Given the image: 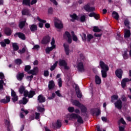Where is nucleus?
Masks as SVG:
<instances>
[{
	"instance_id": "54",
	"label": "nucleus",
	"mask_w": 131,
	"mask_h": 131,
	"mask_svg": "<svg viewBox=\"0 0 131 131\" xmlns=\"http://www.w3.org/2000/svg\"><path fill=\"white\" fill-rule=\"evenodd\" d=\"M40 116V114L39 113H35V119H39Z\"/></svg>"
},
{
	"instance_id": "1",
	"label": "nucleus",
	"mask_w": 131,
	"mask_h": 131,
	"mask_svg": "<svg viewBox=\"0 0 131 131\" xmlns=\"http://www.w3.org/2000/svg\"><path fill=\"white\" fill-rule=\"evenodd\" d=\"M18 92L21 94L24 93V96L28 97V98H33V96L35 95V92L33 91L28 92L27 90H25V87L24 86H20L19 88Z\"/></svg>"
},
{
	"instance_id": "11",
	"label": "nucleus",
	"mask_w": 131,
	"mask_h": 131,
	"mask_svg": "<svg viewBox=\"0 0 131 131\" xmlns=\"http://www.w3.org/2000/svg\"><path fill=\"white\" fill-rule=\"evenodd\" d=\"M38 72V68L37 67L34 68L33 70H31L28 72L29 74H32V76L36 75V74Z\"/></svg>"
},
{
	"instance_id": "24",
	"label": "nucleus",
	"mask_w": 131,
	"mask_h": 131,
	"mask_svg": "<svg viewBox=\"0 0 131 131\" xmlns=\"http://www.w3.org/2000/svg\"><path fill=\"white\" fill-rule=\"evenodd\" d=\"M30 29L32 32H34L37 30V26L36 25H32L30 26Z\"/></svg>"
},
{
	"instance_id": "22",
	"label": "nucleus",
	"mask_w": 131,
	"mask_h": 131,
	"mask_svg": "<svg viewBox=\"0 0 131 131\" xmlns=\"http://www.w3.org/2000/svg\"><path fill=\"white\" fill-rule=\"evenodd\" d=\"M24 77V73H18V74L16 75V78L18 80L21 81L23 78Z\"/></svg>"
},
{
	"instance_id": "58",
	"label": "nucleus",
	"mask_w": 131,
	"mask_h": 131,
	"mask_svg": "<svg viewBox=\"0 0 131 131\" xmlns=\"http://www.w3.org/2000/svg\"><path fill=\"white\" fill-rule=\"evenodd\" d=\"M51 43L52 47L54 46V48H56V45H55V38H52V41H51Z\"/></svg>"
},
{
	"instance_id": "52",
	"label": "nucleus",
	"mask_w": 131,
	"mask_h": 131,
	"mask_svg": "<svg viewBox=\"0 0 131 131\" xmlns=\"http://www.w3.org/2000/svg\"><path fill=\"white\" fill-rule=\"evenodd\" d=\"M68 111L70 112L71 113H72V112H74V107H69L68 108Z\"/></svg>"
},
{
	"instance_id": "17",
	"label": "nucleus",
	"mask_w": 131,
	"mask_h": 131,
	"mask_svg": "<svg viewBox=\"0 0 131 131\" xmlns=\"http://www.w3.org/2000/svg\"><path fill=\"white\" fill-rule=\"evenodd\" d=\"M116 75L118 77V78H121L122 76V70L119 69V70H117L115 72Z\"/></svg>"
},
{
	"instance_id": "45",
	"label": "nucleus",
	"mask_w": 131,
	"mask_h": 131,
	"mask_svg": "<svg viewBox=\"0 0 131 131\" xmlns=\"http://www.w3.org/2000/svg\"><path fill=\"white\" fill-rule=\"evenodd\" d=\"M14 62L17 65H20V64H22V60H21V59H16L15 60Z\"/></svg>"
},
{
	"instance_id": "64",
	"label": "nucleus",
	"mask_w": 131,
	"mask_h": 131,
	"mask_svg": "<svg viewBox=\"0 0 131 131\" xmlns=\"http://www.w3.org/2000/svg\"><path fill=\"white\" fill-rule=\"evenodd\" d=\"M125 127H122V126H119V130L120 131H125L124 130V128H125Z\"/></svg>"
},
{
	"instance_id": "51",
	"label": "nucleus",
	"mask_w": 131,
	"mask_h": 131,
	"mask_svg": "<svg viewBox=\"0 0 131 131\" xmlns=\"http://www.w3.org/2000/svg\"><path fill=\"white\" fill-rule=\"evenodd\" d=\"M62 79L61 78H59L58 80V84L59 88H62Z\"/></svg>"
},
{
	"instance_id": "59",
	"label": "nucleus",
	"mask_w": 131,
	"mask_h": 131,
	"mask_svg": "<svg viewBox=\"0 0 131 131\" xmlns=\"http://www.w3.org/2000/svg\"><path fill=\"white\" fill-rule=\"evenodd\" d=\"M80 58L81 59H82V61H85V57H84V55H83V54H81L80 55Z\"/></svg>"
},
{
	"instance_id": "29",
	"label": "nucleus",
	"mask_w": 131,
	"mask_h": 131,
	"mask_svg": "<svg viewBox=\"0 0 131 131\" xmlns=\"http://www.w3.org/2000/svg\"><path fill=\"white\" fill-rule=\"evenodd\" d=\"M102 80H101V78L98 76H95V82L96 84H100Z\"/></svg>"
},
{
	"instance_id": "19",
	"label": "nucleus",
	"mask_w": 131,
	"mask_h": 131,
	"mask_svg": "<svg viewBox=\"0 0 131 131\" xmlns=\"http://www.w3.org/2000/svg\"><path fill=\"white\" fill-rule=\"evenodd\" d=\"M128 81H130L129 79L128 78H124L123 79V80L121 81V85L122 88H124L125 86H126V82H128Z\"/></svg>"
},
{
	"instance_id": "4",
	"label": "nucleus",
	"mask_w": 131,
	"mask_h": 131,
	"mask_svg": "<svg viewBox=\"0 0 131 131\" xmlns=\"http://www.w3.org/2000/svg\"><path fill=\"white\" fill-rule=\"evenodd\" d=\"M58 63L59 66H63L66 70L69 69V67L67 66V62L64 60L60 59L59 60Z\"/></svg>"
},
{
	"instance_id": "42",
	"label": "nucleus",
	"mask_w": 131,
	"mask_h": 131,
	"mask_svg": "<svg viewBox=\"0 0 131 131\" xmlns=\"http://www.w3.org/2000/svg\"><path fill=\"white\" fill-rule=\"evenodd\" d=\"M87 41H88V42H90V41H91V39H93V38H94V36L92 35V34H88L87 35Z\"/></svg>"
},
{
	"instance_id": "5",
	"label": "nucleus",
	"mask_w": 131,
	"mask_h": 131,
	"mask_svg": "<svg viewBox=\"0 0 131 131\" xmlns=\"http://www.w3.org/2000/svg\"><path fill=\"white\" fill-rule=\"evenodd\" d=\"M5 125L7 131H11L13 129V126L11 125V122L9 120H5Z\"/></svg>"
},
{
	"instance_id": "23",
	"label": "nucleus",
	"mask_w": 131,
	"mask_h": 131,
	"mask_svg": "<svg viewBox=\"0 0 131 131\" xmlns=\"http://www.w3.org/2000/svg\"><path fill=\"white\" fill-rule=\"evenodd\" d=\"M28 102V100L26 98V97H23V100L19 101V104H23V105H26Z\"/></svg>"
},
{
	"instance_id": "44",
	"label": "nucleus",
	"mask_w": 131,
	"mask_h": 131,
	"mask_svg": "<svg viewBox=\"0 0 131 131\" xmlns=\"http://www.w3.org/2000/svg\"><path fill=\"white\" fill-rule=\"evenodd\" d=\"M111 102L112 103H114L115 100H117L118 99V96L117 95H113L111 97Z\"/></svg>"
},
{
	"instance_id": "61",
	"label": "nucleus",
	"mask_w": 131,
	"mask_h": 131,
	"mask_svg": "<svg viewBox=\"0 0 131 131\" xmlns=\"http://www.w3.org/2000/svg\"><path fill=\"white\" fill-rule=\"evenodd\" d=\"M80 20H81V22H84V21H85V16L83 15L81 16Z\"/></svg>"
},
{
	"instance_id": "39",
	"label": "nucleus",
	"mask_w": 131,
	"mask_h": 131,
	"mask_svg": "<svg viewBox=\"0 0 131 131\" xmlns=\"http://www.w3.org/2000/svg\"><path fill=\"white\" fill-rule=\"evenodd\" d=\"M57 65H58V61H56L55 62V63L53 66H51V67L50 68L51 71H53L55 70V69L57 67Z\"/></svg>"
},
{
	"instance_id": "2",
	"label": "nucleus",
	"mask_w": 131,
	"mask_h": 131,
	"mask_svg": "<svg viewBox=\"0 0 131 131\" xmlns=\"http://www.w3.org/2000/svg\"><path fill=\"white\" fill-rule=\"evenodd\" d=\"M54 26L58 29H61V28H63V24H62L61 20L57 18H54Z\"/></svg>"
},
{
	"instance_id": "6",
	"label": "nucleus",
	"mask_w": 131,
	"mask_h": 131,
	"mask_svg": "<svg viewBox=\"0 0 131 131\" xmlns=\"http://www.w3.org/2000/svg\"><path fill=\"white\" fill-rule=\"evenodd\" d=\"M77 69L80 72H84V66H83V63L82 62H80L77 64Z\"/></svg>"
},
{
	"instance_id": "9",
	"label": "nucleus",
	"mask_w": 131,
	"mask_h": 131,
	"mask_svg": "<svg viewBox=\"0 0 131 131\" xmlns=\"http://www.w3.org/2000/svg\"><path fill=\"white\" fill-rule=\"evenodd\" d=\"M52 125L55 128H60L62 126V122L60 120H58L56 123H52Z\"/></svg>"
},
{
	"instance_id": "3",
	"label": "nucleus",
	"mask_w": 131,
	"mask_h": 131,
	"mask_svg": "<svg viewBox=\"0 0 131 131\" xmlns=\"http://www.w3.org/2000/svg\"><path fill=\"white\" fill-rule=\"evenodd\" d=\"M63 38L64 39H67V41L69 43H71L72 42V38H71V35L68 32H66L63 35Z\"/></svg>"
},
{
	"instance_id": "13",
	"label": "nucleus",
	"mask_w": 131,
	"mask_h": 131,
	"mask_svg": "<svg viewBox=\"0 0 131 131\" xmlns=\"http://www.w3.org/2000/svg\"><path fill=\"white\" fill-rule=\"evenodd\" d=\"M11 100V97L10 96H6V99H3L0 100V103H3V104H8Z\"/></svg>"
},
{
	"instance_id": "40",
	"label": "nucleus",
	"mask_w": 131,
	"mask_h": 131,
	"mask_svg": "<svg viewBox=\"0 0 131 131\" xmlns=\"http://www.w3.org/2000/svg\"><path fill=\"white\" fill-rule=\"evenodd\" d=\"M77 122L78 123L82 124L83 123V120L82 119V117H81L80 116H78L77 118Z\"/></svg>"
},
{
	"instance_id": "56",
	"label": "nucleus",
	"mask_w": 131,
	"mask_h": 131,
	"mask_svg": "<svg viewBox=\"0 0 131 131\" xmlns=\"http://www.w3.org/2000/svg\"><path fill=\"white\" fill-rule=\"evenodd\" d=\"M100 114H101V111L100 110V109L98 108L96 110V116H99Z\"/></svg>"
},
{
	"instance_id": "27",
	"label": "nucleus",
	"mask_w": 131,
	"mask_h": 131,
	"mask_svg": "<svg viewBox=\"0 0 131 131\" xmlns=\"http://www.w3.org/2000/svg\"><path fill=\"white\" fill-rule=\"evenodd\" d=\"M63 47L64 48V50H65L66 55H69V45L64 44Z\"/></svg>"
},
{
	"instance_id": "35",
	"label": "nucleus",
	"mask_w": 131,
	"mask_h": 131,
	"mask_svg": "<svg viewBox=\"0 0 131 131\" xmlns=\"http://www.w3.org/2000/svg\"><path fill=\"white\" fill-rule=\"evenodd\" d=\"M122 56H123V58L125 60H126L127 59H128V55H127V50H126L124 52V53L122 54Z\"/></svg>"
},
{
	"instance_id": "28",
	"label": "nucleus",
	"mask_w": 131,
	"mask_h": 131,
	"mask_svg": "<svg viewBox=\"0 0 131 131\" xmlns=\"http://www.w3.org/2000/svg\"><path fill=\"white\" fill-rule=\"evenodd\" d=\"M112 16L116 20H118L119 19V15L115 11L113 12Z\"/></svg>"
},
{
	"instance_id": "25",
	"label": "nucleus",
	"mask_w": 131,
	"mask_h": 131,
	"mask_svg": "<svg viewBox=\"0 0 131 131\" xmlns=\"http://www.w3.org/2000/svg\"><path fill=\"white\" fill-rule=\"evenodd\" d=\"M14 35H18V37L23 40H25L26 39L25 35L22 33H16Z\"/></svg>"
},
{
	"instance_id": "46",
	"label": "nucleus",
	"mask_w": 131,
	"mask_h": 131,
	"mask_svg": "<svg viewBox=\"0 0 131 131\" xmlns=\"http://www.w3.org/2000/svg\"><path fill=\"white\" fill-rule=\"evenodd\" d=\"M6 85V83L4 82V80H0V90H3L4 89V85Z\"/></svg>"
},
{
	"instance_id": "33",
	"label": "nucleus",
	"mask_w": 131,
	"mask_h": 131,
	"mask_svg": "<svg viewBox=\"0 0 131 131\" xmlns=\"http://www.w3.org/2000/svg\"><path fill=\"white\" fill-rule=\"evenodd\" d=\"M5 33L8 36H9L12 34V31L11 30V29H10V28H7L5 29Z\"/></svg>"
},
{
	"instance_id": "7",
	"label": "nucleus",
	"mask_w": 131,
	"mask_h": 131,
	"mask_svg": "<svg viewBox=\"0 0 131 131\" xmlns=\"http://www.w3.org/2000/svg\"><path fill=\"white\" fill-rule=\"evenodd\" d=\"M115 106L116 108H117V109H119V110H120V109L122 108V101H121V100L120 99L118 100L115 103Z\"/></svg>"
},
{
	"instance_id": "16",
	"label": "nucleus",
	"mask_w": 131,
	"mask_h": 131,
	"mask_svg": "<svg viewBox=\"0 0 131 131\" xmlns=\"http://www.w3.org/2000/svg\"><path fill=\"white\" fill-rule=\"evenodd\" d=\"M22 14L27 16H31L29 9H24L21 11Z\"/></svg>"
},
{
	"instance_id": "43",
	"label": "nucleus",
	"mask_w": 131,
	"mask_h": 131,
	"mask_svg": "<svg viewBox=\"0 0 131 131\" xmlns=\"http://www.w3.org/2000/svg\"><path fill=\"white\" fill-rule=\"evenodd\" d=\"M107 71H108L101 70L102 76L103 78L107 77Z\"/></svg>"
},
{
	"instance_id": "32",
	"label": "nucleus",
	"mask_w": 131,
	"mask_h": 131,
	"mask_svg": "<svg viewBox=\"0 0 131 131\" xmlns=\"http://www.w3.org/2000/svg\"><path fill=\"white\" fill-rule=\"evenodd\" d=\"M48 86L49 90H52L54 89V86H55V83H54V81H50L49 82Z\"/></svg>"
},
{
	"instance_id": "18",
	"label": "nucleus",
	"mask_w": 131,
	"mask_h": 131,
	"mask_svg": "<svg viewBox=\"0 0 131 131\" xmlns=\"http://www.w3.org/2000/svg\"><path fill=\"white\" fill-rule=\"evenodd\" d=\"M37 19L38 21H39V22H40L39 23V27H40V28H42V27L43 26V24H42V23H47V20L41 19L39 17H38Z\"/></svg>"
},
{
	"instance_id": "34",
	"label": "nucleus",
	"mask_w": 131,
	"mask_h": 131,
	"mask_svg": "<svg viewBox=\"0 0 131 131\" xmlns=\"http://www.w3.org/2000/svg\"><path fill=\"white\" fill-rule=\"evenodd\" d=\"M54 49H55V46H52L51 47L47 48L46 49V52L47 53V54H49V53H50V52H51V51H53Z\"/></svg>"
},
{
	"instance_id": "53",
	"label": "nucleus",
	"mask_w": 131,
	"mask_h": 131,
	"mask_svg": "<svg viewBox=\"0 0 131 131\" xmlns=\"http://www.w3.org/2000/svg\"><path fill=\"white\" fill-rule=\"evenodd\" d=\"M12 101L14 103L17 102V101H18V96L15 95V96H12Z\"/></svg>"
},
{
	"instance_id": "15",
	"label": "nucleus",
	"mask_w": 131,
	"mask_h": 131,
	"mask_svg": "<svg viewBox=\"0 0 131 131\" xmlns=\"http://www.w3.org/2000/svg\"><path fill=\"white\" fill-rule=\"evenodd\" d=\"M37 100L39 103H45L46 102V97H44L43 95L41 94L38 96Z\"/></svg>"
},
{
	"instance_id": "63",
	"label": "nucleus",
	"mask_w": 131,
	"mask_h": 131,
	"mask_svg": "<svg viewBox=\"0 0 131 131\" xmlns=\"http://www.w3.org/2000/svg\"><path fill=\"white\" fill-rule=\"evenodd\" d=\"M55 94L58 96V97H61L62 95L60 94V91L58 90L57 91L55 92Z\"/></svg>"
},
{
	"instance_id": "55",
	"label": "nucleus",
	"mask_w": 131,
	"mask_h": 131,
	"mask_svg": "<svg viewBox=\"0 0 131 131\" xmlns=\"http://www.w3.org/2000/svg\"><path fill=\"white\" fill-rule=\"evenodd\" d=\"M32 78H33V76L32 75L28 76L26 78L27 80H28L29 81H31V80H32Z\"/></svg>"
},
{
	"instance_id": "60",
	"label": "nucleus",
	"mask_w": 131,
	"mask_h": 131,
	"mask_svg": "<svg viewBox=\"0 0 131 131\" xmlns=\"http://www.w3.org/2000/svg\"><path fill=\"white\" fill-rule=\"evenodd\" d=\"M119 122H121V123L122 124H126V122H125V121H124L122 118L120 119Z\"/></svg>"
},
{
	"instance_id": "38",
	"label": "nucleus",
	"mask_w": 131,
	"mask_h": 131,
	"mask_svg": "<svg viewBox=\"0 0 131 131\" xmlns=\"http://www.w3.org/2000/svg\"><path fill=\"white\" fill-rule=\"evenodd\" d=\"M23 5H26V6L30 7V0H23Z\"/></svg>"
},
{
	"instance_id": "31",
	"label": "nucleus",
	"mask_w": 131,
	"mask_h": 131,
	"mask_svg": "<svg viewBox=\"0 0 131 131\" xmlns=\"http://www.w3.org/2000/svg\"><path fill=\"white\" fill-rule=\"evenodd\" d=\"M70 17L72 18V19H71V21H72V22H74V20H78V16H77V15H76L74 13L72 15H70Z\"/></svg>"
},
{
	"instance_id": "37",
	"label": "nucleus",
	"mask_w": 131,
	"mask_h": 131,
	"mask_svg": "<svg viewBox=\"0 0 131 131\" xmlns=\"http://www.w3.org/2000/svg\"><path fill=\"white\" fill-rule=\"evenodd\" d=\"M25 23H26V20L20 21L19 24V27L20 29H22L25 26Z\"/></svg>"
},
{
	"instance_id": "10",
	"label": "nucleus",
	"mask_w": 131,
	"mask_h": 131,
	"mask_svg": "<svg viewBox=\"0 0 131 131\" xmlns=\"http://www.w3.org/2000/svg\"><path fill=\"white\" fill-rule=\"evenodd\" d=\"M79 108H80L82 115L85 116L86 115V111L88 109L85 106H84V105H83V104L81 105Z\"/></svg>"
},
{
	"instance_id": "21",
	"label": "nucleus",
	"mask_w": 131,
	"mask_h": 131,
	"mask_svg": "<svg viewBox=\"0 0 131 131\" xmlns=\"http://www.w3.org/2000/svg\"><path fill=\"white\" fill-rule=\"evenodd\" d=\"M78 116H79V115L76 114H71L70 115V117L69 118V120H71L72 119H76V118H78Z\"/></svg>"
},
{
	"instance_id": "57",
	"label": "nucleus",
	"mask_w": 131,
	"mask_h": 131,
	"mask_svg": "<svg viewBox=\"0 0 131 131\" xmlns=\"http://www.w3.org/2000/svg\"><path fill=\"white\" fill-rule=\"evenodd\" d=\"M82 38L83 41H85V40H86V35L84 33H83Z\"/></svg>"
},
{
	"instance_id": "30",
	"label": "nucleus",
	"mask_w": 131,
	"mask_h": 131,
	"mask_svg": "<svg viewBox=\"0 0 131 131\" xmlns=\"http://www.w3.org/2000/svg\"><path fill=\"white\" fill-rule=\"evenodd\" d=\"M130 36V31L127 29H125L124 37H129Z\"/></svg>"
},
{
	"instance_id": "14",
	"label": "nucleus",
	"mask_w": 131,
	"mask_h": 131,
	"mask_svg": "<svg viewBox=\"0 0 131 131\" xmlns=\"http://www.w3.org/2000/svg\"><path fill=\"white\" fill-rule=\"evenodd\" d=\"M84 9L86 12H94L95 8L93 7H90V5H86L84 6Z\"/></svg>"
},
{
	"instance_id": "26",
	"label": "nucleus",
	"mask_w": 131,
	"mask_h": 131,
	"mask_svg": "<svg viewBox=\"0 0 131 131\" xmlns=\"http://www.w3.org/2000/svg\"><path fill=\"white\" fill-rule=\"evenodd\" d=\"M76 91L77 98L80 99V98L82 97V95L81 93H80V91H79V88H78L77 86H76Z\"/></svg>"
},
{
	"instance_id": "20",
	"label": "nucleus",
	"mask_w": 131,
	"mask_h": 131,
	"mask_svg": "<svg viewBox=\"0 0 131 131\" xmlns=\"http://www.w3.org/2000/svg\"><path fill=\"white\" fill-rule=\"evenodd\" d=\"M72 104L74 106L78 107V108H79V107H80L82 105V104L80 103L79 101L77 100L72 101Z\"/></svg>"
},
{
	"instance_id": "47",
	"label": "nucleus",
	"mask_w": 131,
	"mask_h": 131,
	"mask_svg": "<svg viewBox=\"0 0 131 131\" xmlns=\"http://www.w3.org/2000/svg\"><path fill=\"white\" fill-rule=\"evenodd\" d=\"M27 48L26 47H24L22 50H19L18 52L19 54H24V53H25V51H26V49Z\"/></svg>"
},
{
	"instance_id": "8",
	"label": "nucleus",
	"mask_w": 131,
	"mask_h": 131,
	"mask_svg": "<svg viewBox=\"0 0 131 131\" xmlns=\"http://www.w3.org/2000/svg\"><path fill=\"white\" fill-rule=\"evenodd\" d=\"M100 66L101 69H102V70H104L106 71H108V70H109V67H108V66L105 64V63L103 61L100 62Z\"/></svg>"
},
{
	"instance_id": "48",
	"label": "nucleus",
	"mask_w": 131,
	"mask_h": 131,
	"mask_svg": "<svg viewBox=\"0 0 131 131\" xmlns=\"http://www.w3.org/2000/svg\"><path fill=\"white\" fill-rule=\"evenodd\" d=\"M94 32H100L101 31V29H99L98 27H94L93 28Z\"/></svg>"
},
{
	"instance_id": "36",
	"label": "nucleus",
	"mask_w": 131,
	"mask_h": 131,
	"mask_svg": "<svg viewBox=\"0 0 131 131\" xmlns=\"http://www.w3.org/2000/svg\"><path fill=\"white\" fill-rule=\"evenodd\" d=\"M12 47L14 51H18V50H19V46H18L17 43H13Z\"/></svg>"
},
{
	"instance_id": "62",
	"label": "nucleus",
	"mask_w": 131,
	"mask_h": 131,
	"mask_svg": "<svg viewBox=\"0 0 131 131\" xmlns=\"http://www.w3.org/2000/svg\"><path fill=\"white\" fill-rule=\"evenodd\" d=\"M15 96H17L16 94V92L13 90H11V97H15Z\"/></svg>"
},
{
	"instance_id": "50",
	"label": "nucleus",
	"mask_w": 131,
	"mask_h": 131,
	"mask_svg": "<svg viewBox=\"0 0 131 131\" xmlns=\"http://www.w3.org/2000/svg\"><path fill=\"white\" fill-rule=\"evenodd\" d=\"M30 69H31V67L30 66H26L25 68V71L28 72Z\"/></svg>"
},
{
	"instance_id": "41",
	"label": "nucleus",
	"mask_w": 131,
	"mask_h": 131,
	"mask_svg": "<svg viewBox=\"0 0 131 131\" xmlns=\"http://www.w3.org/2000/svg\"><path fill=\"white\" fill-rule=\"evenodd\" d=\"M72 34L74 41H77V40H78V38H77V36L75 35V34H74V32H72Z\"/></svg>"
},
{
	"instance_id": "12",
	"label": "nucleus",
	"mask_w": 131,
	"mask_h": 131,
	"mask_svg": "<svg viewBox=\"0 0 131 131\" xmlns=\"http://www.w3.org/2000/svg\"><path fill=\"white\" fill-rule=\"evenodd\" d=\"M50 40H51V37H50L49 36H47L43 38L41 42L43 45H47V43L50 42Z\"/></svg>"
},
{
	"instance_id": "49",
	"label": "nucleus",
	"mask_w": 131,
	"mask_h": 131,
	"mask_svg": "<svg viewBox=\"0 0 131 131\" xmlns=\"http://www.w3.org/2000/svg\"><path fill=\"white\" fill-rule=\"evenodd\" d=\"M37 110H38L39 112H40L41 113H42V112H45V108L43 107L38 106Z\"/></svg>"
}]
</instances>
